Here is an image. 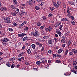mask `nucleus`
<instances>
[{"label": "nucleus", "mask_w": 77, "mask_h": 77, "mask_svg": "<svg viewBox=\"0 0 77 77\" xmlns=\"http://www.w3.org/2000/svg\"><path fill=\"white\" fill-rule=\"evenodd\" d=\"M76 45H77V42H74L73 45L74 47H76Z\"/></svg>", "instance_id": "obj_34"}, {"label": "nucleus", "mask_w": 77, "mask_h": 77, "mask_svg": "<svg viewBox=\"0 0 77 77\" xmlns=\"http://www.w3.org/2000/svg\"><path fill=\"white\" fill-rule=\"evenodd\" d=\"M12 14L13 15V16H14V17H16V16H17V15L16 14L14 13H12Z\"/></svg>", "instance_id": "obj_46"}, {"label": "nucleus", "mask_w": 77, "mask_h": 77, "mask_svg": "<svg viewBox=\"0 0 77 77\" xmlns=\"http://www.w3.org/2000/svg\"><path fill=\"white\" fill-rule=\"evenodd\" d=\"M58 34L60 36H62V33H61V32H60Z\"/></svg>", "instance_id": "obj_44"}, {"label": "nucleus", "mask_w": 77, "mask_h": 77, "mask_svg": "<svg viewBox=\"0 0 77 77\" xmlns=\"http://www.w3.org/2000/svg\"><path fill=\"white\" fill-rule=\"evenodd\" d=\"M57 4H58V5H60L61 3V2H60V1H58L57 2Z\"/></svg>", "instance_id": "obj_42"}, {"label": "nucleus", "mask_w": 77, "mask_h": 77, "mask_svg": "<svg viewBox=\"0 0 77 77\" xmlns=\"http://www.w3.org/2000/svg\"><path fill=\"white\" fill-rule=\"evenodd\" d=\"M68 50H66V51L65 52V55L66 56L67 55V54H68Z\"/></svg>", "instance_id": "obj_18"}, {"label": "nucleus", "mask_w": 77, "mask_h": 77, "mask_svg": "<svg viewBox=\"0 0 77 77\" xmlns=\"http://www.w3.org/2000/svg\"><path fill=\"white\" fill-rule=\"evenodd\" d=\"M48 36H45L43 37L44 39H48Z\"/></svg>", "instance_id": "obj_38"}, {"label": "nucleus", "mask_w": 77, "mask_h": 77, "mask_svg": "<svg viewBox=\"0 0 77 77\" xmlns=\"http://www.w3.org/2000/svg\"><path fill=\"white\" fill-rule=\"evenodd\" d=\"M48 30L49 32H50L51 30H52V28L51 26H49L48 27Z\"/></svg>", "instance_id": "obj_20"}, {"label": "nucleus", "mask_w": 77, "mask_h": 77, "mask_svg": "<svg viewBox=\"0 0 77 77\" xmlns=\"http://www.w3.org/2000/svg\"><path fill=\"white\" fill-rule=\"evenodd\" d=\"M71 41L70 40L69 42H68V45H69H69H70V44H71Z\"/></svg>", "instance_id": "obj_41"}, {"label": "nucleus", "mask_w": 77, "mask_h": 77, "mask_svg": "<svg viewBox=\"0 0 77 77\" xmlns=\"http://www.w3.org/2000/svg\"><path fill=\"white\" fill-rule=\"evenodd\" d=\"M0 10L2 11H7V8L6 7H1Z\"/></svg>", "instance_id": "obj_5"}, {"label": "nucleus", "mask_w": 77, "mask_h": 77, "mask_svg": "<svg viewBox=\"0 0 77 77\" xmlns=\"http://www.w3.org/2000/svg\"><path fill=\"white\" fill-rule=\"evenodd\" d=\"M36 24L37 26H41V23L39 22L37 23Z\"/></svg>", "instance_id": "obj_28"}, {"label": "nucleus", "mask_w": 77, "mask_h": 77, "mask_svg": "<svg viewBox=\"0 0 77 77\" xmlns=\"http://www.w3.org/2000/svg\"><path fill=\"white\" fill-rule=\"evenodd\" d=\"M42 44H40L39 45V47H42Z\"/></svg>", "instance_id": "obj_64"}, {"label": "nucleus", "mask_w": 77, "mask_h": 77, "mask_svg": "<svg viewBox=\"0 0 77 77\" xmlns=\"http://www.w3.org/2000/svg\"><path fill=\"white\" fill-rule=\"evenodd\" d=\"M61 55H60L59 54H57V57H60Z\"/></svg>", "instance_id": "obj_55"}, {"label": "nucleus", "mask_w": 77, "mask_h": 77, "mask_svg": "<svg viewBox=\"0 0 77 77\" xmlns=\"http://www.w3.org/2000/svg\"><path fill=\"white\" fill-rule=\"evenodd\" d=\"M50 9L51 11H53V10H54L55 8L54 7H51Z\"/></svg>", "instance_id": "obj_37"}, {"label": "nucleus", "mask_w": 77, "mask_h": 77, "mask_svg": "<svg viewBox=\"0 0 77 77\" xmlns=\"http://www.w3.org/2000/svg\"><path fill=\"white\" fill-rule=\"evenodd\" d=\"M56 61L57 63H61V61L59 60H57Z\"/></svg>", "instance_id": "obj_27"}, {"label": "nucleus", "mask_w": 77, "mask_h": 77, "mask_svg": "<svg viewBox=\"0 0 77 77\" xmlns=\"http://www.w3.org/2000/svg\"><path fill=\"white\" fill-rule=\"evenodd\" d=\"M63 7L64 8H66V5L63 4Z\"/></svg>", "instance_id": "obj_45"}, {"label": "nucleus", "mask_w": 77, "mask_h": 77, "mask_svg": "<svg viewBox=\"0 0 77 77\" xmlns=\"http://www.w3.org/2000/svg\"><path fill=\"white\" fill-rule=\"evenodd\" d=\"M28 38L26 36V37H25L23 38V41H26V40H27V38Z\"/></svg>", "instance_id": "obj_14"}, {"label": "nucleus", "mask_w": 77, "mask_h": 77, "mask_svg": "<svg viewBox=\"0 0 77 77\" xmlns=\"http://www.w3.org/2000/svg\"><path fill=\"white\" fill-rule=\"evenodd\" d=\"M31 51L30 50V49H29L27 51V53H28V54H30V53H31Z\"/></svg>", "instance_id": "obj_12"}, {"label": "nucleus", "mask_w": 77, "mask_h": 77, "mask_svg": "<svg viewBox=\"0 0 77 77\" xmlns=\"http://www.w3.org/2000/svg\"><path fill=\"white\" fill-rule=\"evenodd\" d=\"M36 1L37 2L40 3V2H42V0H36Z\"/></svg>", "instance_id": "obj_31"}, {"label": "nucleus", "mask_w": 77, "mask_h": 77, "mask_svg": "<svg viewBox=\"0 0 77 77\" xmlns=\"http://www.w3.org/2000/svg\"><path fill=\"white\" fill-rule=\"evenodd\" d=\"M54 39L55 42H57V38H54Z\"/></svg>", "instance_id": "obj_57"}, {"label": "nucleus", "mask_w": 77, "mask_h": 77, "mask_svg": "<svg viewBox=\"0 0 77 77\" xmlns=\"http://www.w3.org/2000/svg\"><path fill=\"white\" fill-rule=\"evenodd\" d=\"M34 3V1L33 0H31L29 1H27V4H28V5H33Z\"/></svg>", "instance_id": "obj_3"}, {"label": "nucleus", "mask_w": 77, "mask_h": 77, "mask_svg": "<svg viewBox=\"0 0 77 77\" xmlns=\"http://www.w3.org/2000/svg\"><path fill=\"white\" fill-rule=\"evenodd\" d=\"M34 69L35 71H38V69L37 68H34Z\"/></svg>", "instance_id": "obj_63"}, {"label": "nucleus", "mask_w": 77, "mask_h": 77, "mask_svg": "<svg viewBox=\"0 0 77 77\" xmlns=\"http://www.w3.org/2000/svg\"><path fill=\"white\" fill-rule=\"evenodd\" d=\"M36 63L37 65H39L41 64V62L40 61H37Z\"/></svg>", "instance_id": "obj_26"}, {"label": "nucleus", "mask_w": 77, "mask_h": 77, "mask_svg": "<svg viewBox=\"0 0 77 77\" xmlns=\"http://www.w3.org/2000/svg\"><path fill=\"white\" fill-rule=\"evenodd\" d=\"M63 51V49H59L58 51V53H59V54H60V53H61Z\"/></svg>", "instance_id": "obj_13"}, {"label": "nucleus", "mask_w": 77, "mask_h": 77, "mask_svg": "<svg viewBox=\"0 0 77 77\" xmlns=\"http://www.w3.org/2000/svg\"><path fill=\"white\" fill-rule=\"evenodd\" d=\"M72 23V25H75V22L74 21H72L71 22Z\"/></svg>", "instance_id": "obj_36"}, {"label": "nucleus", "mask_w": 77, "mask_h": 77, "mask_svg": "<svg viewBox=\"0 0 77 77\" xmlns=\"http://www.w3.org/2000/svg\"><path fill=\"white\" fill-rule=\"evenodd\" d=\"M25 45H26V46H28V47L29 45H30V43H25Z\"/></svg>", "instance_id": "obj_29"}, {"label": "nucleus", "mask_w": 77, "mask_h": 77, "mask_svg": "<svg viewBox=\"0 0 77 77\" xmlns=\"http://www.w3.org/2000/svg\"><path fill=\"white\" fill-rule=\"evenodd\" d=\"M32 47L33 49H35V45L34 44H32Z\"/></svg>", "instance_id": "obj_23"}, {"label": "nucleus", "mask_w": 77, "mask_h": 77, "mask_svg": "<svg viewBox=\"0 0 77 77\" xmlns=\"http://www.w3.org/2000/svg\"><path fill=\"white\" fill-rule=\"evenodd\" d=\"M40 29H42V30L43 29H44V26H41L40 27Z\"/></svg>", "instance_id": "obj_54"}, {"label": "nucleus", "mask_w": 77, "mask_h": 77, "mask_svg": "<svg viewBox=\"0 0 77 77\" xmlns=\"http://www.w3.org/2000/svg\"><path fill=\"white\" fill-rule=\"evenodd\" d=\"M31 35L33 36H35L36 37L39 36V33L38 32L37 30H35V32H31Z\"/></svg>", "instance_id": "obj_1"}, {"label": "nucleus", "mask_w": 77, "mask_h": 77, "mask_svg": "<svg viewBox=\"0 0 77 77\" xmlns=\"http://www.w3.org/2000/svg\"><path fill=\"white\" fill-rule=\"evenodd\" d=\"M61 41V42H63V43H65V41H64V40H63V39H62Z\"/></svg>", "instance_id": "obj_50"}, {"label": "nucleus", "mask_w": 77, "mask_h": 77, "mask_svg": "<svg viewBox=\"0 0 77 77\" xmlns=\"http://www.w3.org/2000/svg\"><path fill=\"white\" fill-rule=\"evenodd\" d=\"M70 33V32L69 31H68L67 32V33L65 34V36H68V35H69Z\"/></svg>", "instance_id": "obj_21"}, {"label": "nucleus", "mask_w": 77, "mask_h": 77, "mask_svg": "<svg viewBox=\"0 0 77 77\" xmlns=\"http://www.w3.org/2000/svg\"><path fill=\"white\" fill-rule=\"evenodd\" d=\"M6 65L7 66H8V67L11 66V64H9V63H7Z\"/></svg>", "instance_id": "obj_35"}, {"label": "nucleus", "mask_w": 77, "mask_h": 77, "mask_svg": "<svg viewBox=\"0 0 77 77\" xmlns=\"http://www.w3.org/2000/svg\"><path fill=\"white\" fill-rule=\"evenodd\" d=\"M45 30L46 32H48V28H46Z\"/></svg>", "instance_id": "obj_62"}, {"label": "nucleus", "mask_w": 77, "mask_h": 77, "mask_svg": "<svg viewBox=\"0 0 77 77\" xmlns=\"http://www.w3.org/2000/svg\"><path fill=\"white\" fill-rule=\"evenodd\" d=\"M13 2L14 5H17V1L16 0H13Z\"/></svg>", "instance_id": "obj_8"}, {"label": "nucleus", "mask_w": 77, "mask_h": 77, "mask_svg": "<svg viewBox=\"0 0 77 77\" xmlns=\"http://www.w3.org/2000/svg\"><path fill=\"white\" fill-rule=\"evenodd\" d=\"M14 64H13L11 66V68H14Z\"/></svg>", "instance_id": "obj_53"}, {"label": "nucleus", "mask_w": 77, "mask_h": 77, "mask_svg": "<svg viewBox=\"0 0 77 77\" xmlns=\"http://www.w3.org/2000/svg\"><path fill=\"white\" fill-rule=\"evenodd\" d=\"M53 4L55 6V7H56L57 8H59V5H58L57 3H53Z\"/></svg>", "instance_id": "obj_11"}, {"label": "nucleus", "mask_w": 77, "mask_h": 77, "mask_svg": "<svg viewBox=\"0 0 77 77\" xmlns=\"http://www.w3.org/2000/svg\"><path fill=\"white\" fill-rule=\"evenodd\" d=\"M71 18L72 20H74V17H73V16H71Z\"/></svg>", "instance_id": "obj_61"}, {"label": "nucleus", "mask_w": 77, "mask_h": 77, "mask_svg": "<svg viewBox=\"0 0 77 77\" xmlns=\"http://www.w3.org/2000/svg\"><path fill=\"white\" fill-rule=\"evenodd\" d=\"M2 43L3 45H5V46L8 45V43H6L5 42V43H3V42H2Z\"/></svg>", "instance_id": "obj_33"}, {"label": "nucleus", "mask_w": 77, "mask_h": 77, "mask_svg": "<svg viewBox=\"0 0 77 77\" xmlns=\"http://www.w3.org/2000/svg\"><path fill=\"white\" fill-rule=\"evenodd\" d=\"M61 21H68V19L66 18H64L61 20Z\"/></svg>", "instance_id": "obj_9"}, {"label": "nucleus", "mask_w": 77, "mask_h": 77, "mask_svg": "<svg viewBox=\"0 0 77 77\" xmlns=\"http://www.w3.org/2000/svg\"><path fill=\"white\" fill-rule=\"evenodd\" d=\"M15 58L13 57L11 58L10 59V61H14V60H15Z\"/></svg>", "instance_id": "obj_16"}, {"label": "nucleus", "mask_w": 77, "mask_h": 77, "mask_svg": "<svg viewBox=\"0 0 77 77\" xmlns=\"http://www.w3.org/2000/svg\"><path fill=\"white\" fill-rule=\"evenodd\" d=\"M47 62V60H45V61H42V63H44L45 62Z\"/></svg>", "instance_id": "obj_52"}, {"label": "nucleus", "mask_w": 77, "mask_h": 77, "mask_svg": "<svg viewBox=\"0 0 77 77\" xmlns=\"http://www.w3.org/2000/svg\"><path fill=\"white\" fill-rule=\"evenodd\" d=\"M11 8H12L13 9H16V8L14 5H11Z\"/></svg>", "instance_id": "obj_15"}, {"label": "nucleus", "mask_w": 77, "mask_h": 77, "mask_svg": "<svg viewBox=\"0 0 77 77\" xmlns=\"http://www.w3.org/2000/svg\"><path fill=\"white\" fill-rule=\"evenodd\" d=\"M57 57V56H56V54H53V57H54V58H56V57Z\"/></svg>", "instance_id": "obj_30"}, {"label": "nucleus", "mask_w": 77, "mask_h": 77, "mask_svg": "<svg viewBox=\"0 0 77 77\" xmlns=\"http://www.w3.org/2000/svg\"><path fill=\"white\" fill-rule=\"evenodd\" d=\"M9 30L10 32H12L13 31V29L12 28H9Z\"/></svg>", "instance_id": "obj_39"}, {"label": "nucleus", "mask_w": 77, "mask_h": 77, "mask_svg": "<svg viewBox=\"0 0 77 77\" xmlns=\"http://www.w3.org/2000/svg\"><path fill=\"white\" fill-rule=\"evenodd\" d=\"M48 63H51V61L50 60H48Z\"/></svg>", "instance_id": "obj_58"}, {"label": "nucleus", "mask_w": 77, "mask_h": 77, "mask_svg": "<svg viewBox=\"0 0 77 77\" xmlns=\"http://www.w3.org/2000/svg\"><path fill=\"white\" fill-rule=\"evenodd\" d=\"M3 19L5 20V22L7 23H11L12 21L10 20V18L8 17H5L3 18Z\"/></svg>", "instance_id": "obj_2"}, {"label": "nucleus", "mask_w": 77, "mask_h": 77, "mask_svg": "<svg viewBox=\"0 0 77 77\" xmlns=\"http://www.w3.org/2000/svg\"><path fill=\"white\" fill-rule=\"evenodd\" d=\"M69 54L70 55H72V54H73V53L70 52L69 53Z\"/></svg>", "instance_id": "obj_48"}, {"label": "nucleus", "mask_w": 77, "mask_h": 77, "mask_svg": "<svg viewBox=\"0 0 77 77\" xmlns=\"http://www.w3.org/2000/svg\"><path fill=\"white\" fill-rule=\"evenodd\" d=\"M56 32L58 34L60 32V30H59V29H56Z\"/></svg>", "instance_id": "obj_24"}, {"label": "nucleus", "mask_w": 77, "mask_h": 77, "mask_svg": "<svg viewBox=\"0 0 77 77\" xmlns=\"http://www.w3.org/2000/svg\"><path fill=\"white\" fill-rule=\"evenodd\" d=\"M35 8L36 10H39V9H40L39 7L38 6H35Z\"/></svg>", "instance_id": "obj_19"}, {"label": "nucleus", "mask_w": 77, "mask_h": 77, "mask_svg": "<svg viewBox=\"0 0 77 77\" xmlns=\"http://www.w3.org/2000/svg\"><path fill=\"white\" fill-rule=\"evenodd\" d=\"M21 12L22 13V15H24V14L25 13H26V12H24V11H21Z\"/></svg>", "instance_id": "obj_49"}, {"label": "nucleus", "mask_w": 77, "mask_h": 77, "mask_svg": "<svg viewBox=\"0 0 77 77\" xmlns=\"http://www.w3.org/2000/svg\"><path fill=\"white\" fill-rule=\"evenodd\" d=\"M19 15H22V14L21 13V12H20L19 13Z\"/></svg>", "instance_id": "obj_60"}, {"label": "nucleus", "mask_w": 77, "mask_h": 77, "mask_svg": "<svg viewBox=\"0 0 77 77\" xmlns=\"http://www.w3.org/2000/svg\"><path fill=\"white\" fill-rule=\"evenodd\" d=\"M60 23H59L57 22V23L56 24V26H57V27H58V26H60Z\"/></svg>", "instance_id": "obj_25"}, {"label": "nucleus", "mask_w": 77, "mask_h": 77, "mask_svg": "<svg viewBox=\"0 0 77 77\" xmlns=\"http://www.w3.org/2000/svg\"><path fill=\"white\" fill-rule=\"evenodd\" d=\"M3 42H8L9 41V39L6 38H4L2 40Z\"/></svg>", "instance_id": "obj_4"}, {"label": "nucleus", "mask_w": 77, "mask_h": 77, "mask_svg": "<svg viewBox=\"0 0 77 77\" xmlns=\"http://www.w3.org/2000/svg\"><path fill=\"white\" fill-rule=\"evenodd\" d=\"M23 53L22 52V53L19 54L18 56V57H21V56H23Z\"/></svg>", "instance_id": "obj_22"}, {"label": "nucleus", "mask_w": 77, "mask_h": 77, "mask_svg": "<svg viewBox=\"0 0 77 77\" xmlns=\"http://www.w3.org/2000/svg\"><path fill=\"white\" fill-rule=\"evenodd\" d=\"M71 51L74 53V54H77V50L75 49H72L71 50Z\"/></svg>", "instance_id": "obj_7"}, {"label": "nucleus", "mask_w": 77, "mask_h": 77, "mask_svg": "<svg viewBox=\"0 0 77 77\" xmlns=\"http://www.w3.org/2000/svg\"><path fill=\"white\" fill-rule=\"evenodd\" d=\"M49 17H53V15L51 13L49 14Z\"/></svg>", "instance_id": "obj_47"}, {"label": "nucleus", "mask_w": 77, "mask_h": 77, "mask_svg": "<svg viewBox=\"0 0 77 77\" xmlns=\"http://www.w3.org/2000/svg\"><path fill=\"white\" fill-rule=\"evenodd\" d=\"M52 51L51 50H49L48 51V53L49 54H52Z\"/></svg>", "instance_id": "obj_40"}, {"label": "nucleus", "mask_w": 77, "mask_h": 77, "mask_svg": "<svg viewBox=\"0 0 77 77\" xmlns=\"http://www.w3.org/2000/svg\"><path fill=\"white\" fill-rule=\"evenodd\" d=\"M42 18H43V20H44V21L46 20V18H45V17L44 16L42 17Z\"/></svg>", "instance_id": "obj_43"}, {"label": "nucleus", "mask_w": 77, "mask_h": 77, "mask_svg": "<svg viewBox=\"0 0 77 77\" xmlns=\"http://www.w3.org/2000/svg\"><path fill=\"white\" fill-rule=\"evenodd\" d=\"M25 35H26V34L22 33L21 34H18V36L19 37H23V36H25Z\"/></svg>", "instance_id": "obj_6"}, {"label": "nucleus", "mask_w": 77, "mask_h": 77, "mask_svg": "<svg viewBox=\"0 0 77 77\" xmlns=\"http://www.w3.org/2000/svg\"><path fill=\"white\" fill-rule=\"evenodd\" d=\"M63 27V25H60V28H59V29H62Z\"/></svg>", "instance_id": "obj_56"}, {"label": "nucleus", "mask_w": 77, "mask_h": 77, "mask_svg": "<svg viewBox=\"0 0 77 77\" xmlns=\"http://www.w3.org/2000/svg\"><path fill=\"white\" fill-rule=\"evenodd\" d=\"M70 4H71L72 5H74V2L72 3L71 2H70Z\"/></svg>", "instance_id": "obj_59"}, {"label": "nucleus", "mask_w": 77, "mask_h": 77, "mask_svg": "<svg viewBox=\"0 0 77 77\" xmlns=\"http://www.w3.org/2000/svg\"><path fill=\"white\" fill-rule=\"evenodd\" d=\"M44 4V2H41L40 3L38 4V6H42Z\"/></svg>", "instance_id": "obj_10"}, {"label": "nucleus", "mask_w": 77, "mask_h": 77, "mask_svg": "<svg viewBox=\"0 0 77 77\" xmlns=\"http://www.w3.org/2000/svg\"><path fill=\"white\" fill-rule=\"evenodd\" d=\"M77 62L76 61H74L73 62V64L74 65H77Z\"/></svg>", "instance_id": "obj_32"}, {"label": "nucleus", "mask_w": 77, "mask_h": 77, "mask_svg": "<svg viewBox=\"0 0 77 77\" xmlns=\"http://www.w3.org/2000/svg\"><path fill=\"white\" fill-rule=\"evenodd\" d=\"M52 40H49L48 41V43H49V44H52Z\"/></svg>", "instance_id": "obj_17"}, {"label": "nucleus", "mask_w": 77, "mask_h": 77, "mask_svg": "<svg viewBox=\"0 0 77 77\" xmlns=\"http://www.w3.org/2000/svg\"><path fill=\"white\" fill-rule=\"evenodd\" d=\"M25 64L27 65H29V63L27 62H25Z\"/></svg>", "instance_id": "obj_51"}]
</instances>
